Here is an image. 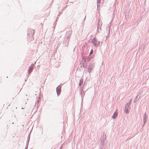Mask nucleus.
Listing matches in <instances>:
<instances>
[{
    "instance_id": "obj_13",
    "label": "nucleus",
    "mask_w": 149,
    "mask_h": 149,
    "mask_svg": "<svg viewBox=\"0 0 149 149\" xmlns=\"http://www.w3.org/2000/svg\"><path fill=\"white\" fill-rule=\"evenodd\" d=\"M100 0H97V8L98 10V6H99V5H98V3H100Z\"/></svg>"
},
{
    "instance_id": "obj_19",
    "label": "nucleus",
    "mask_w": 149,
    "mask_h": 149,
    "mask_svg": "<svg viewBox=\"0 0 149 149\" xmlns=\"http://www.w3.org/2000/svg\"><path fill=\"white\" fill-rule=\"evenodd\" d=\"M29 142H26V147L25 148H26V149H27V148H28V144H29Z\"/></svg>"
},
{
    "instance_id": "obj_6",
    "label": "nucleus",
    "mask_w": 149,
    "mask_h": 149,
    "mask_svg": "<svg viewBox=\"0 0 149 149\" xmlns=\"http://www.w3.org/2000/svg\"><path fill=\"white\" fill-rule=\"evenodd\" d=\"M61 86L60 85H59L56 88V91L58 96L61 93Z\"/></svg>"
},
{
    "instance_id": "obj_4",
    "label": "nucleus",
    "mask_w": 149,
    "mask_h": 149,
    "mask_svg": "<svg viewBox=\"0 0 149 149\" xmlns=\"http://www.w3.org/2000/svg\"><path fill=\"white\" fill-rule=\"evenodd\" d=\"M94 68L95 63H91L88 65V68L87 69H88V72L89 73L90 75L92 70Z\"/></svg>"
},
{
    "instance_id": "obj_15",
    "label": "nucleus",
    "mask_w": 149,
    "mask_h": 149,
    "mask_svg": "<svg viewBox=\"0 0 149 149\" xmlns=\"http://www.w3.org/2000/svg\"><path fill=\"white\" fill-rule=\"evenodd\" d=\"M138 95L136 96L135 97V99L134 100V102H135L138 101L139 99H137Z\"/></svg>"
},
{
    "instance_id": "obj_2",
    "label": "nucleus",
    "mask_w": 149,
    "mask_h": 149,
    "mask_svg": "<svg viewBox=\"0 0 149 149\" xmlns=\"http://www.w3.org/2000/svg\"><path fill=\"white\" fill-rule=\"evenodd\" d=\"M100 145L99 149H105L107 146V141L105 140V139L104 137H101L100 139Z\"/></svg>"
},
{
    "instance_id": "obj_20",
    "label": "nucleus",
    "mask_w": 149,
    "mask_h": 149,
    "mask_svg": "<svg viewBox=\"0 0 149 149\" xmlns=\"http://www.w3.org/2000/svg\"><path fill=\"white\" fill-rule=\"evenodd\" d=\"M40 98H39L38 99L37 98V102L38 103V104L40 102Z\"/></svg>"
},
{
    "instance_id": "obj_31",
    "label": "nucleus",
    "mask_w": 149,
    "mask_h": 149,
    "mask_svg": "<svg viewBox=\"0 0 149 149\" xmlns=\"http://www.w3.org/2000/svg\"><path fill=\"white\" fill-rule=\"evenodd\" d=\"M25 149H26V148H25Z\"/></svg>"
},
{
    "instance_id": "obj_21",
    "label": "nucleus",
    "mask_w": 149,
    "mask_h": 149,
    "mask_svg": "<svg viewBox=\"0 0 149 149\" xmlns=\"http://www.w3.org/2000/svg\"><path fill=\"white\" fill-rule=\"evenodd\" d=\"M87 66V64L86 63V65L85 66L84 64H83V67L85 68L86 66Z\"/></svg>"
},
{
    "instance_id": "obj_11",
    "label": "nucleus",
    "mask_w": 149,
    "mask_h": 149,
    "mask_svg": "<svg viewBox=\"0 0 149 149\" xmlns=\"http://www.w3.org/2000/svg\"><path fill=\"white\" fill-rule=\"evenodd\" d=\"M83 82V79H80L79 80V86H80L81 84H82Z\"/></svg>"
},
{
    "instance_id": "obj_1",
    "label": "nucleus",
    "mask_w": 149,
    "mask_h": 149,
    "mask_svg": "<svg viewBox=\"0 0 149 149\" xmlns=\"http://www.w3.org/2000/svg\"><path fill=\"white\" fill-rule=\"evenodd\" d=\"M71 34V31H69L66 32L64 40H63V43L64 46L68 47Z\"/></svg>"
},
{
    "instance_id": "obj_10",
    "label": "nucleus",
    "mask_w": 149,
    "mask_h": 149,
    "mask_svg": "<svg viewBox=\"0 0 149 149\" xmlns=\"http://www.w3.org/2000/svg\"><path fill=\"white\" fill-rule=\"evenodd\" d=\"M130 103H127L125 106V108L130 109Z\"/></svg>"
},
{
    "instance_id": "obj_17",
    "label": "nucleus",
    "mask_w": 149,
    "mask_h": 149,
    "mask_svg": "<svg viewBox=\"0 0 149 149\" xmlns=\"http://www.w3.org/2000/svg\"><path fill=\"white\" fill-rule=\"evenodd\" d=\"M82 59L84 60V63L86 64V63L87 64V63L86 62L87 60L86 59V58H82Z\"/></svg>"
},
{
    "instance_id": "obj_25",
    "label": "nucleus",
    "mask_w": 149,
    "mask_h": 149,
    "mask_svg": "<svg viewBox=\"0 0 149 149\" xmlns=\"http://www.w3.org/2000/svg\"><path fill=\"white\" fill-rule=\"evenodd\" d=\"M30 134L29 135L27 138H29V139H30Z\"/></svg>"
},
{
    "instance_id": "obj_28",
    "label": "nucleus",
    "mask_w": 149,
    "mask_h": 149,
    "mask_svg": "<svg viewBox=\"0 0 149 149\" xmlns=\"http://www.w3.org/2000/svg\"><path fill=\"white\" fill-rule=\"evenodd\" d=\"M86 16H85V17H84V20H85V19H86Z\"/></svg>"
},
{
    "instance_id": "obj_9",
    "label": "nucleus",
    "mask_w": 149,
    "mask_h": 149,
    "mask_svg": "<svg viewBox=\"0 0 149 149\" xmlns=\"http://www.w3.org/2000/svg\"><path fill=\"white\" fill-rule=\"evenodd\" d=\"M117 115V113L116 111L113 113L112 116V118L113 119H115L116 118Z\"/></svg>"
},
{
    "instance_id": "obj_22",
    "label": "nucleus",
    "mask_w": 149,
    "mask_h": 149,
    "mask_svg": "<svg viewBox=\"0 0 149 149\" xmlns=\"http://www.w3.org/2000/svg\"><path fill=\"white\" fill-rule=\"evenodd\" d=\"M93 52V50L92 49L91 51V52L90 53V54H89V55H91Z\"/></svg>"
},
{
    "instance_id": "obj_18",
    "label": "nucleus",
    "mask_w": 149,
    "mask_h": 149,
    "mask_svg": "<svg viewBox=\"0 0 149 149\" xmlns=\"http://www.w3.org/2000/svg\"><path fill=\"white\" fill-rule=\"evenodd\" d=\"M82 91H83L82 89L81 90V97H82V100L83 99L82 97H83V94H82Z\"/></svg>"
},
{
    "instance_id": "obj_29",
    "label": "nucleus",
    "mask_w": 149,
    "mask_h": 149,
    "mask_svg": "<svg viewBox=\"0 0 149 149\" xmlns=\"http://www.w3.org/2000/svg\"><path fill=\"white\" fill-rule=\"evenodd\" d=\"M22 109H23V108H22Z\"/></svg>"
},
{
    "instance_id": "obj_12",
    "label": "nucleus",
    "mask_w": 149,
    "mask_h": 149,
    "mask_svg": "<svg viewBox=\"0 0 149 149\" xmlns=\"http://www.w3.org/2000/svg\"><path fill=\"white\" fill-rule=\"evenodd\" d=\"M129 109L125 108V112L126 113H128L129 112Z\"/></svg>"
},
{
    "instance_id": "obj_5",
    "label": "nucleus",
    "mask_w": 149,
    "mask_h": 149,
    "mask_svg": "<svg viewBox=\"0 0 149 149\" xmlns=\"http://www.w3.org/2000/svg\"><path fill=\"white\" fill-rule=\"evenodd\" d=\"M91 42L95 47H97L100 43V41L97 40L95 38H93L91 41Z\"/></svg>"
},
{
    "instance_id": "obj_3",
    "label": "nucleus",
    "mask_w": 149,
    "mask_h": 149,
    "mask_svg": "<svg viewBox=\"0 0 149 149\" xmlns=\"http://www.w3.org/2000/svg\"><path fill=\"white\" fill-rule=\"evenodd\" d=\"M35 32L34 30H32L30 29H29L27 30V36H30L29 37V38H28V40L29 41H31L32 40H33V35H34Z\"/></svg>"
},
{
    "instance_id": "obj_14",
    "label": "nucleus",
    "mask_w": 149,
    "mask_h": 149,
    "mask_svg": "<svg viewBox=\"0 0 149 149\" xmlns=\"http://www.w3.org/2000/svg\"><path fill=\"white\" fill-rule=\"evenodd\" d=\"M86 59L87 60V61H90L91 60V58L90 57H89L88 56L86 58Z\"/></svg>"
},
{
    "instance_id": "obj_24",
    "label": "nucleus",
    "mask_w": 149,
    "mask_h": 149,
    "mask_svg": "<svg viewBox=\"0 0 149 149\" xmlns=\"http://www.w3.org/2000/svg\"><path fill=\"white\" fill-rule=\"evenodd\" d=\"M132 99H131L130 100V101L128 103H130V105L131 103V102H132Z\"/></svg>"
},
{
    "instance_id": "obj_16",
    "label": "nucleus",
    "mask_w": 149,
    "mask_h": 149,
    "mask_svg": "<svg viewBox=\"0 0 149 149\" xmlns=\"http://www.w3.org/2000/svg\"><path fill=\"white\" fill-rule=\"evenodd\" d=\"M100 24L99 23H98V25H97V31H99V32H100V30H99V29L100 28Z\"/></svg>"
},
{
    "instance_id": "obj_27",
    "label": "nucleus",
    "mask_w": 149,
    "mask_h": 149,
    "mask_svg": "<svg viewBox=\"0 0 149 149\" xmlns=\"http://www.w3.org/2000/svg\"><path fill=\"white\" fill-rule=\"evenodd\" d=\"M100 28V31H101V27H100V28Z\"/></svg>"
},
{
    "instance_id": "obj_30",
    "label": "nucleus",
    "mask_w": 149,
    "mask_h": 149,
    "mask_svg": "<svg viewBox=\"0 0 149 149\" xmlns=\"http://www.w3.org/2000/svg\"><path fill=\"white\" fill-rule=\"evenodd\" d=\"M60 149H61V147H60Z\"/></svg>"
},
{
    "instance_id": "obj_26",
    "label": "nucleus",
    "mask_w": 149,
    "mask_h": 149,
    "mask_svg": "<svg viewBox=\"0 0 149 149\" xmlns=\"http://www.w3.org/2000/svg\"><path fill=\"white\" fill-rule=\"evenodd\" d=\"M30 140V139L29 138H27V139L26 141V142H29Z\"/></svg>"
},
{
    "instance_id": "obj_23",
    "label": "nucleus",
    "mask_w": 149,
    "mask_h": 149,
    "mask_svg": "<svg viewBox=\"0 0 149 149\" xmlns=\"http://www.w3.org/2000/svg\"><path fill=\"white\" fill-rule=\"evenodd\" d=\"M110 27H109V30L108 36L109 35V34L110 33Z\"/></svg>"
},
{
    "instance_id": "obj_7",
    "label": "nucleus",
    "mask_w": 149,
    "mask_h": 149,
    "mask_svg": "<svg viewBox=\"0 0 149 149\" xmlns=\"http://www.w3.org/2000/svg\"><path fill=\"white\" fill-rule=\"evenodd\" d=\"M34 64H33L29 67L28 69V74H30L32 71L34 67Z\"/></svg>"
},
{
    "instance_id": "obj_8",
    "label": "nucleus",
    "mask_w": 149,
    "mask_h": 149,
    "mask_svg": "<svg viewBox=\"0 0 149 149\" xmlns=\"http://www.w3.org/2000/svg\"><path fill=\"white\" fill-rule=\"evenodd\" d=\"M147 116L146 114V113L145 112L144 113V116H143V126H144L146 123V121H147Z\"/></svg>"
}]
</instances>
